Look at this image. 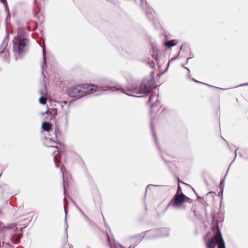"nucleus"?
<instances>
[{
	"instance_id": "nucleus-21",
	"label": "nucleus",
	"mask_w": 248,
	"mask_h": 248,
	"mask_svg": "<svg viewBox=\"0 0 248 248\" xmlns=\"http://www.w3.org/2000/svg\"><path fill=\"white\" fill-rule=\"evenodd\" d=\"M43 64L42 65V75L44 77V78H45V75H44V66H45V65L46 66V59L45 58L44 48H43Z\"/></svg>"
},
{
	"instance_id": "nucleus-5",
	"label": "nucleus",
	"mask_w": 248,
	"mask_h": 248,
	"mask_svg": "<svg viewBox=\"0 0 248 248\" xmlns=\"http://www.w3.org/2000/svg\"><path fill=\"white\" fill-rule=\"evenodd\" d=\"M154 87V80L145 79L138 87V94H147L150 93Z\"/></svg>"
},
{
	"instance_id": "nucleus-30",
	"label": "nucleus",
	"mask_w": 248,
	"mask_h": 248,
	"mask_svg": "<svg viewBox=\"0 0 248 248\" xmlns=\"http://www.w3.org/2000/svg\"><path fill=\"white\" fill-rule=\"evenodd\" d=\"M227 172H226V173L225 174V175L224 177V178L220 181V186H221L222 185V184L224 183V179H225L226 176H227Z\"/></svg>"
},
{
	"instance_id": "nucleus-40",
	"label": "nucleus",
	"mask_w": 248,
	"mask_h": 248,
	"mask_svg": "<svg viewBox=\"0 0 248 248\" xmlns=\"http://www.w3.org/2000/svg\"><path fill=\"white\" fill-rule=\"evenodd\" d=\"M225 248V246H224V245L222 247L221 246H219V248Z\"/></svg>"
},
{
	"instance_id": "nucleus-48",
	"label": "nucleus",
	"mask_w": 248,
	"mask_h": 248,
	"mask_svg": "<svg viewBox=\"0 0 248 248\" xmlns=\"http://www.w3.org/2000/svg\"><path fill=\"white\" fill-rule=\"evenodd\" d=\"M234 161V160L231 163H230V165H232V163Z\"/></svg>"
},
{
	"instance_id": "nucleus-7",
	"label": "nucleus",
	"mask_w": 248,
	"mask_h": 248,
	"mask_svg": "<svg viewBox=\"0 0 248 248\" xmlns=\"http://www.w3.org/2000/svg\"><path fill=\"white\" fill-rule=\"evenodd\" d=\"M118 90H120L121 92L129 96L138 97L143 96L137 95L138 94V87L135 85H131L125 86L124 88H120Z\"/></svg>"
},
{
	"instance_id": "nucleus-47",
	"label": "nucleus",
	"mask_w": 248,
	"mask_h": 248,
	"mask_svg": "<svg viewBox=\"0 0 248 248\" xmlns=\"http://www.w3.org/2000/svg\"><path fill=\"white\" fill-rule=\"evenodd\" d=\"M152 62L153 63V65H155V63L153 62Z\"/></svg>"
},
{
	"instance_id": "nucleus-46",
	"label": "nucleus",
	"mask_w": 248,
	"mask_h": 248,
	"mask_svg": "<svg viewBox=\"0 0 248 248\" xmlns=\"http://www.w3.org/2000/svg\"><path fill=\"white\" fill-rule=\"evenodd\" d=\"M181 66H182V67H183V68H184V67H185V66H184V65H183V64H182V65H181Z\"/></svg>"
},
{
	"instance_id": "nucleus-38",
	"label": "nucleus",
	"mask_w": 248,
	"mask_h": 248,
	"mask_svg": "<svg viewBox=\"0 0 248 248\" xmlns=\"http://www.w3.org/2000/svg\"><path fill=\"white\" fill-rule=\"evenodd\" d=\"M63 189H64V193H65V185H63Z\"/></svg>"
},
{
	"instance_id": "nucleus-31",
	"label": "nucleus",
	"mask_w": 248,
	"mask_h": 248,
	"mask_svg": "<svg viewBox=\"0 0 248 248\" xmlns=\"http://www.w3.org/2000/svg\"><path fill=\"white\" fill-rule=\"evenodd\" d=\"M248 86V83H243V84L239 85V86Z\"/></svg>"
},
{
	"instance_id": "nucleus-10",
	"label": "nucleus",
	"mask_w": 248,
	"mask_h": 248,
	"mask_svg": "<svg viewBox=\"0 0 248 248\" xmlns=\"http://www.w3.org/2000/svg\"><path fill=\"white\" fill-rule=\"evenodd\" d=\"M158 95L155 93H152L149 98V102L151 104V107H158L159 105V102L157 101Z\"/></svg>"
},
{
	"instance_id": "nucleus-14",
	"label": "nucleus",
	"mask_w": 248,
	"mask_h": 248,
	"mask_svg": "<svg viewBox=\"0 0 248 248\" xmlns=\"http://www.w3.org/2000/svg\"><path fill=\"white\" fill-rule=\"evenodd\" d=\"M46 113L49 116V120H53L57 115V109L55 108H49L46 111Z\"/></svg>"
},
{
	"instance_id": "nucleus-22",
	"label": "nucleus",
	"mask_w": 248,
	"mask_h": 248,
	"mask_svg": "<svg viewBox=\"0 0 248 248\" xmlns=\"http://www.w3.org/2000/svg\"><path fill=\"white\" fill-rule=\"evenodd\" d=\"M193 81H194V82H197V83H201V84H205L206 85H207L210 87H212V88H216V89H220V90H223V89H222V88H218V87H217L216 86H212V85H209L208 84H206V83H203V82H200V81H197L193 78H192V79Z\"/></svg>"
},
{
	"instance_id": "nucleus-6",
	"label": "nucleus",
	"mask_w": 248,
	"mask_h": 248,
	"mask_svg": "<svg viewBox=\"0 0 248 248\" xmlns=\"http://www.w3.org/2000/svg\"><path fill=\"white\" fill-rule=\"evenodd\" d=\"M190 199L186 196L183 193L179 194L177 193L173 199L168 204L167 208L170 206L173 207L179 206L181 205L185 201H188Z\"/></svg>"
},
{
	"instance_id": "nucleus-11",
	"label": "nucleus",
	"mask_w": 248,
	"mask_h": 248,
	"mask_svg": "<svg viewBox=\"0 0 248 248\" xmlns=\"http://www.w3.org/2000/svg\"><path fill=\"white\" fill-rule=\"evenodd\" d=\"M145 7L146 9L145 10V14L150 20L154 21L155 20V12L154 11L149 7L146 3L145 2Z\"/></svg>"
},
{
	"instance_id": "nucleus-32",
	"label": "nucleus",
	"mask_w": 248,
	"mask_h": 248,
	"mask_svg": "<svg viewBox=\"0 0 248 248\" xmlns=\"http://www.w3.org/2000/svg\"><path fill=\"white\" fill-rule=\"evenodd\" d=\"M184 68L186 69L188 71V74H189V73H190V70L189 68H188L187 67H184Z\"/></svg>"
},
{
	"instance_id": "nucleus-35",
	"label": "nucleus",
	"mask_w": 248,
	"mask_h": 248,
	"mask_svg": "<svg viewBox=\"0 0 248 248\" xmlns=\"http://www.w3.org/2000/svg\"><path fill=\"white\" fill-rule=\"evenodd\" d=\"M238 150V149H236V150L235 151V152H234V154H235V158L234 159H233L234 160V159L236 158V151Z\"/></svg>"
},
{
	"instance_id": "nucleus-2",
	"label": "nucleus",
	"mask_w": 248,
	"mask_h": 248,
	"mask_svg": "<svg viewBox=\"0 0 248 248\" xmlns=\"http://www.w3.org/2000/svg\"><path fill=\"white\" fill-rule=\"evenodd\" d=\"M28 42L29 40L27 38L20 37L18 35L14 37L13 40V50L17 54L18 57L22 56Z\"/></svg>"
},
{
	"instance_id": "nucleus-3",
	"label": "nucleus",
	"mask_w": 248,
	"mask_h": 248,
	"mask_svg": "<svg viewBox=\"0 0 248 248\" xmlns=\"http://www.w3.org/2000/svg\"><path fill=\"white\" fill-rule=\"evenodd\" d=\"M214 231L216 235L209 240L207 243V248H215L217 244H218L217 248H219V246L222 247L223 245L225 246V243L218 225H217L214 228Z\"/></svg>"
},
{
	"instance_id": "nucleus-23",
	"label": "nucleus",
	"mask_w": 248,
	"mask_h": 248,
	"mask_svg": "<svg viewBox=\"0 0 248 248\" xmlns=\"http://www.w3.org/2000/svg\"><path fill=\"white\" fill-rule=\"evenodd\" d=\"M64 209H65V208H64ZM64 211H65V232L66 234V237H67V228H68V224H67V218H66L67 212L65 209H64Z\"/></svg>"
},
{
	"instance_id": "nucleus-13",
	"label": "nucleus",
	"mask_w": 248,
	"mask_h": 248,
	"mask_svg": "<svg viewBox=\"0 0 248 248\" xmlns=\"http://www.w3.org/2000/svg\"><path fill=\"white\" fill-rule=\"evenodd\" d=\"M40 93L42 94V96L40 97L39 101L40 104L45 105L47 101V93L45 87H44V90L40 91Z\"/></svg>"
},
{
	"instance_id": "nucleus-18",
	"label": "nucleus",
	"mask_w": 248,
	"mask_h": 248,
	"mask_svg": "<svg viewBox=\"0 0 248 248\" xmlns=\"http://www.w3.org/2000/svg\"><path fill=\"white\" fill-rule=\"evenodd\" d=\"M42 127L46 131H49L52 127V125L49 122H44L42 123Z\"/></svg>"
},
{
	"instance_id": "nucleus-25",
	"label": "nucleus",
	"mask_w": 248,
	"mask_h": 248,
	"mask_svg": "<svg viewBox=\"0 0 248 248\" xmlns=\"http://www.w3.org/2000/svg\"><path fill=\"white\" fill-rule=\"evenodd\" d=\"M20 240V237H17L16 238H14V235H12L10 237V240L11 241H15L16 243H18Z\"/></svg>"
},
{
	"instance_id": "nucleus-37",
	"label": "nucleus",
	"mask_w": 248,
	"mask_h": 248,
	"mask_svg": "<svg viewBox=\"0 0 248 248\" xmlns=\"http://www.w3.org/2000/svg\"><path fill=\"white\" fill-rule=\"evenodd\" d=\"M191 58H192V57H189V58H187V59L186 63H187L188 61L190 59H191Z\"/></svg>"
},
{
	"instance_id": "nucleus-15",
	"label": "nucleus",
	"mask_w": 248,
	"mask_h": 248,
	"mask_svg": "<svg viewBox=\"0 0 248 248\" xmlns=\"http://www.w3.org/2000/svg\"><path fill=\"white\" fill-rule=\"evenodd\" d=\"M11 227L9 225L6 226L4 225L2 222H0V233L2 235L3 238L5 239L6 237L5 231L6 230L11 229Z\"/></svg>"
},
{
	"instance_id": "nucleus-4",
	"label": "nucleus",
	"mask_w": 248,
	"mask_h": 248,
	"mask_svg": "<svg viewBox=\"0 0 248 248\" xmlns=\"http://www.w3.org/2000/svg\"><path fill=\"white\" fill-rule=\"evenodd\" d=\"M170 229L167 228H162L154 230L147 231L146 233L150 234V236H147L148 239H154L159 237L167 236L169 234Z\"/></svg>"
},
{
	"instance_id": "nucleus-8",
	"label": "nucleus",
	"mask_w": 248,
	"mask_h": 248,
	"mask_svg": "<svg viewBox=\"0 0 248 248\" xmlns=\"http://www.w3.org/2000/svg\"><path fill=\"white\" fill-rule=\"evenodd\" d=\"M112 81L108 78H104L100 79L99 82V87L101 88H106L110 87L112 85Z\"/></svg>"
},
{
	"instance_id": "nucleus-43",
	"label": "nucleus",
	"mask_w": 248,
	"mask_h": 248,
	"mask_svg": "<svg viewBox=\"0 0 248 248\" xmlns=\"http://www.w3.org/2000/svg\"><path fill=\"white\" fill-rule=\"evenodd\" d=\"M169 64H168V66H169ZM168 67H167V68H166V69L165 71H166L168 70Z\"/></svg>"
},
{
	"instance_id": "nucleus-19",
	"label": "nucleus",
	"mask_w": 248,
	"mask_h": 248,
	"mask_svg": "<svg viewBox=\"0 0 248 248\" xmlns=\"http://www.w3.org/2000/svg\"><path fill=\"white\" fill-rule=\"evenodd\" d=\"M177 41L176 40H170L167 41L164 43V45L168 47H171L177 44Z\"/></svg>"
},
{
	"instance_id": "nucleus-36",
	"label": "nucleus",
	"mask_w": 248,
	"mask_h": 248,
	"mask_svg": "<svg viewBox=\"0 0 248 248\" xmlns=\"http://www.w3.org/2000/svg\"><path fill=\"white\" fill-rule=\"evenodd\" d=\"M220 192H221L222 197H223V188H221V189L220 190Z\"/></svg>"
},
{
	"instance_id": "nucleus-16",
	"label": "nucleus",
	"mask_w": 248,
	"mask_h": 248,
	"mask_svg": "<svg viewBox=\"0 0 248 248\" xmlns=\"http://www.w3.org/2000/svg\"><path fill=\"white\" fill-rule=\"evenodd\" d=\"M9 38L6 35L3 39V42L0 46V53H3L5 51V49L6 48L8 44Z\"/></svg>"
},
{
	"instance_id": "nucleus-50",
	"label": "nucleus",
	"mask_w": 248,
	"mask_h": 248,
	"mask_svg": "<svg viewBox=\"0 0 248 248\" xmlns=\"http://www.w3.org/2000/svg\"><path fill=\"white\" fill-rule=\"evenodd\" d=\"M151 126L152 128V124H151Z\"/></svg>"
},
{
	"instance_id": "nucleus-1",
	"label": "nucleus",
	"mask_w": 248,
	"mask_h": 248,
	"mask_svg": "<svg viewBox=\"0 0 248 248\" xmlns=\"http://www.w3.org/2000/svg\"><path fill=\"white\" fill-rule=\"evenodd\" d=\"M98 89V86L91 84H83L69 88L67 93L72 98H80L87 94L93 93Z\"/></svg>"
},
{
	"instance_id": "nucleus-49",
	"label": "nucleus",
	"mask_w": 248,
	"mask_h": 248,
	"mask_svg": "<svg viewBox=\"0 0 248 248\" xmlns=\"http://www.w3.org/2000/svg\"><path fill=\"white\" fill-rule=\"evenodd\" d=\"M128 248H132V246H130Z\"/></svg>"
},
{
	"instance_id": "nucleus-9",
	"label": "nucleus",
	"mask_w": 248,
	"mask_h": 248,
	"mask_svg": "<svg viewBox=\"0 0 248 248\" xmlns=\"http://www.w3.org/2000/svg\"><path fill=\"white\" fill-rule=\"evenodd\" d=\"M107 237L109 245L110 248H124L122 245L117 243L114 239L107 234Z\"/></svg>"
},
{
	"instance_id": "nucleus-45",
	"label": "nucleus",
	"mask_w": 248,
	"mask_h": 248,
	"mask_svg": "<svg viewBox=\"0 0 248 248\" xmlns=\"http://www.w3.org/2000/svg\"><path fill=\"white\" fill-rule=\"evenodd\" d=\"M175 58H172V59H171V61H172V60H175Z\"/></svg>"
},
{
	"instance_id": "nucleus-34",
	"label": "nucleus",
	"mask_w": 248,
	"mask_h": 248,
	"mask_svg": "<svg viewBox=\"0 0 248 248\" xmlns=\"http://www.w3.org/2000/svg\"><path fill=\"white\" fill-rule=\"evenodd\" d=\"M141 7H142V8H144V3L143 0H141Z\"/></svg>"
},
{
	"instance_id": "nucleus-51",
	"label": "nucleus",
	"mask_w": 248,
	"mask_h": 248,
	"mask_svg": "<svg viewBox=\"0 0 248 248\" xmlns=\"http://www.w3.org/2000/svg\"><path fill=\"white\" fill-rule=\"evenodd\" d=\"M22 229H23V228H21V229H20V230H21V231H22Z\"/></svg>"
},
{
	"instance_id": "nucleus-28",
	"label": "nucleus",
	"mask_w": 248,
	"mask_h": 248,
	"mask_svg": "<svg viewBox=\"0 0 248 248\" xmlns=\"http://www.w3.org/2000/svg\"><path fill=\"white\" fill-rule=\"evenodd\" d=\"M61 131L58 128H57L55 129V135L56 137H58L59 135H60Z\"/></svg>"
},
{
	"instance_id": "nucleus-41",
	"label": "nucleus",
	"mask_w": 248,
	"mask_h": 248,
	"mask_svg": "<svg viewBox=\"0 0 248 248\" xmlns=\"http://www.w3.org/2000/svg\"><path fill=\"white\" fill-rule=\"evenodd\" d=\"M244 159L246 160H248V156H246L244 157Z\"/></svg>"
},
{
	"instance_id": "nucleus-26",
	"label": "nucleus",
	"mask_w": 248,
	"mask_h": 248,
	"mask_svg": "<svg viewBox=\"0 0 248 248\" xmlns=\"http://www.w3.org/2000/svg\"><path fill=\"white\" fill-rule=\"evenodd\" d=\"M65 171H66V170L64 168H63V166L62 165V167L61 168V172L62 175L63 183H64V172Z\"/></svg>"
},
{
	"instance_id": "nucleus-12",
	"label": "nucleus",
	"mask_w": 248,
	"mask_h": 248,
	"mask_svg": "<svg viewBox=\"0 0 248 248\" xmlns=\"http://www.w3.org/2000/svg\"><path fill=\"white\" fill-rule=\"evenodd\" d=\"M147 236H150V234L147 235L146 234H144V233H142L137 235H135L132 237V241L135 242L136 243V245H138L143 239V238H147Z\"/></svg>"
},
{
	"instance_id": "nucleus-44",
	"label": "nucleus",
	"mask_w": 248,
	"mask_h": 248,
	"mask_svg": "<svg viewBox=\"0 0 248 248\" xmlns=\"http://www.w3.org/2000/svg\"><path fill=\"white\" fill-rule=\"evenodd\" d=\"M212 193V192H209L208 193V194Z\"/></svg>"
},
{
	"instance_id": "nucleus-42",
	"label": "nucleus",
	"mask_w": 248,
	"mask_h": 248,
	"mask_svg": "<svg viewBox=\"0 0 248 248\" xmlns=\"http://www.w3.org/2000/svg\"><path fill=\"white\" fill-rule=\"evenodd\" d=\"M67 116L66 117V124H67Z\"/></svg>"
},
{
	"instance_id": "nucleus-27",
	"label": "nucleus",
	"mask_w": 248,
	"mask_h": 248,
	"mask_svg": "<svg viewBox=\"0 0 248 248\" xmlns=\"http://www.w3.org/2000/svg\"><path fill=\"white\" fill-rule=\"evenodd\" d=\"M160 186V185H152V184L148 185L146 187L145 193H146L147 189L151 188V187H152V186Z\"/></svg>"
},
{
	"instance_id": "nucleus-33",
	"label": "nucleus",
	"mask_w": 248,
	"mask_h": 248,
	"mask_svg": "<svg viewBox=\"0 0 248 248\" xmlns=\"http://www.w3.org/2000/svg\"><path fill=\"white\" fill-rule=\"evenodd\" d=\"M5 244L6 245H8V246H10V247H13L11 245H10L9 243H5V242H3V244Z\"/></svg>"
},
{
	"instance_id": "nucleus-24",
	"label": "nucleus",
	"mask_w": 248,
	"mask_h": 248,
	"mask_svg": "<svg viewBox=\"0 0 248 248\" xmlns=\"http://www.w3.org/2000/svg\"><path fill=\"white\" fill-rule=\"evenodd\" d=\"M152 133H153V136H154V140H155V144H156V146H157L159 151H160V147H159V146L158 144L157 140V138H156V135L155 134V131H154V130L153 129H152Z\"/></svg>"
},
{
	"instance_id": "nucleus-29",
	"label": "nucleus",
	"mask_w": 248,
	"mask_h": 248,
	"mask_svg": "<svg viewBox=\"0 0 248 248\" xmlns=\"http://www.w3.org/2000/svg\"><path fill=\"white\" fill-rule=\"evenodd\" d=\"M75 205L76 207V208L78 210V211L83 215H84V213L83 212V211L81 210V209L75 203Z\"/></svg>"
},
{
	"instance_id": "nucleus-17",
	"label": "nucleus",
	"mask_w": 248,
	"mask_h": 248,
	"mask_svg": "<svg viewBox=\"0 0 248 248\" xmlns=\"http://www.w3.org/2000/svg\"><path fill=\"white\" fill-rule=\"evenodd\" d=\"M49 147L51 148H54L56 149V150H55L53 152V155H54L53 160H54V163H55L56 167L58 168L59 166V165L57 164V163H58L57 155L58 154H59L58 148L57 147L55 146H50Z\"/></svg>"
},
{
	"instance_id": "nucleus-20",
	"label": "nucleus",
	"mask_w": 248,
	"mask_h": 248,
	"mask_svg": "<svg viewBox=\"0 0 248 248\" xmlns=\"http://www.w3.org/2000/svg\"><path fill=\"white\" fill-rule=\"evenodd\" d=\"M1 2L3 4L5 12L7 13V16L5 19V21L7 22V18L10 16L9 11L8 9V4L6 0H1Z\"/></svg>"
},
{
	"instance_id": "nucleus-39",
	"label": "nucleus",
	"mask_w": 248,
	"mask_h": 248,
	"mask_svg": "<svg viewBox=\"0 0 248 248\" xmlns=\"http://www.w3.org/2000/svg\"><path fill=\"white\" fill-rule=\"evenodd\" d=\"M181 189V187L180 186H178V190H177V193H178L179 190Z\"/></svg>"
}]
</instances>
